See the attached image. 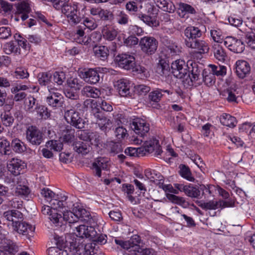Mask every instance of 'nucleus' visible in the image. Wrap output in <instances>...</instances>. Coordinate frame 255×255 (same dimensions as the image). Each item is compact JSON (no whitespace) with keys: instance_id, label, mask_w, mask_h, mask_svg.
Returning a JSON list of instances; mask_svg holds the SVG:
<instances>
[{"instance_id":"obj_10","label":"nucleus","mask_w":255,"mask_h":255,"mask_svg":"<svg viewBox=\"0 0 255 255\" xmlns=\"http://www.w3.org/2000/svg\"><path fill=\"white\" fill-rule=\"evenodd\" d=\"M143 155L146 153H154V155L158 156L162 152L161 147L159 141L156 138H151L144 142L142 146Z\"/></svg>"},{"instance_id":"obj_60","label":"nucleus","mask_w":255,"mask_h":255,"mask_svg":"<svg viewBox=\"0 0 255 255\" xmlns=\"http://www.w3.org/2000/svg\"><path fill=\"white\" fill-rule=\"evenodd\" d=\"M11 35V28L8 26L0 27V38L6 39Z\"/></svg>"},{"instance_id":"obj_7","label":"nucleus","mask_w":255,"mask_h":255,"mask_svg":"<svg viewBox=\"0 0 255 255\" xmlns=\"http://www.w3.org/2000/svg\"><path fill=\"white\" fill-rule=\"evenodd\" d=\"M64 118L67 122L79 129L84 127L85 122L79 112L74 108L67 110L64 113Z\"/></svg>"},{"instance_id":"obj_3","label":"nucleus","mask_w":255,"mask_h":255,"mask_svg":"<svg viewBox=\"0 0 255 255\" xmlns=\"http://www.w3.org/2000/svg\"><path fill=\"white\" fill-rule=\"evenodd\" d=\"M41 194L54 210L68 207L66 202L68 197L64 195L60 194L56 195L53 191L48 188L42 189Z\"/></svg>"},{"instance_id":"obj_5","label":"nucleus","mask_w":255,"mask_h":255,"mask_svg":"<svg viewBox=\"0 0 255 255\" xmlns=\"http://www.w3.org/2000/svg\"><path fill=\"white\" fill-rule=\"evenodd\" d=\"M85 103L87 106L90 105L92 113L97 119V123L100 128L105 132L110 130L113 127V123L103 115L96 102L93 100H87Z\"/></svg>"},{"instance_id":"obj_6","label":"nucleus","mask_w":255,"mask_h":255,"mask_svg":"<svg viewBox=\"0 0 255 255\" xmlns=\"http://www.w3.org/2000/svg\"><path fill=\"white\" fill-rule=\"evenodd\" d=\"M67 205L68 207L66 206L62 210L63 214L62 220H64L69 224L75 223L77 222L79 220H82L84 217L88 216V213L86 210L82 207L79 206H75L73 210V212H71L68 210L70 205L67 202Z\"/></svg>"},{"instance_id":"obj_28","label":"nucleus","mask_w":255,"mask_h":255,"mask_svg":"<svg viewBox=\"0 0 255 255\" xmlns=\"http://www.w3.org/2000/svg\"><path fill=\"white\" fill-rule=\"evenodd\" d=\"M17 12L21 14L20 17L24 21L26 20L28 16V13L30 11V8L29 3L25 1L21 2L17 6Z\"/></svg>"},{"instance_id":"obj_45","label":"nucleus","mask_w":255,"mask_h":255,"mask_svg":"<svg viewBox=\"0 0 255 255\" xmlns=\"http://www.w3.org/2000/svg\"><path fill=\"white\" fill-rule=\"evenodd\" d=\"M138 17L151 27H156L158 25V22L157 21L148 15L139 13L138 14Z\"/></svg>"},{"instance_id":"obj_44","label":"nucleus","mask_w":255,"mask_h":255,"mask_svg":"<svg viewBox=\"0 0 255 255\" xmlns=\"http://www.w3.org/2000/svg\"><path fill=\"white\" fill-rule=\"evenodd\" d=\"M11 146L13 150L17 153H22L26 150L24 143L17 138L14 139L12 141Z\"/></svg>"},{"instance_id":"obj_35","label":"nucleus","mask_w":255,"mask_h":255,"mask_svg":"<svg viewBox=\"0 0 255 255\" xmlns=\"http://www.w3.org/2000/svg\"><path fill=\"white\" fill-rule=\"evenodd\" d=\"M130 255H154V252L152 249H141L139 246H135L130 250Z\"/></svg>"},{"instance_id":"obj_42","label":"nucleus","mask_w":255,"mask_h":255,"mask_svg":"<svg viewBox=\"0 0 255 255\" xmlns=\"http://www.w3.org/2000/svg\"><path fill=\"white\" fill-rule=\"evenodd\" d=\"M3 49L6 54H10L12 53H20V49L16 45H14L12 41L6 43L3 45Z\"/></svg>"},{"instance_id":"obj_31","label":"nucleus","mask_w":255,"mask_h":255,"mask_svg":"<svg viewBox=\"0 0 255 255\" xmlns=\"http://www.w3.org/2000/svg\"><path fill=\"white\" fill-rule=\"evenodd\" d=\"M221 123L225 126L230 128H233L236 126V119L231 115L227 114H222L220 118Z\"/></svg>"},{"instance_id":"obj_4","label":"nucleus","mask_w":255,"mask_h":255,"mask_svg":"<svg viewBox=\"0 0 255 255\" xmlns=\"http://www.w3.org/2000/svg\"><path fill=\"white\" fill-rule=\"evenodd\" d=\"M80 4L76 2L64 3L61 7V12L71 25H76L81 20L79 15Z\"/></svg>"},{"instance_id":"obj_25","label":"nucleus","mask_w":255,"mask_h":255,"mask_svg":"<svg viewBox=\"0 0 255 255\" xmlns=\"http://www.w3.org/2000/svg\"><path fill=\"white\" fill-rule=\"evenodd\" d=\"M212 51L215 58L219 61L224 62L227 58V54L223 47L219 43H214Z\"/></svg>"},{"instance_id":"obj_41","label":"nucleus","mask_w":255,"mask_h":255,"mask_svg":"<svg viewBox=\"0 0 255 255\" xmlns=\"http://www.w3.org/2000/svg\"><path fill=\"white\" fill-rule=\"evenodd\" d=\"M199 206L203 209L216 210L220 207L219 201L211 200L207 202H200Z\"/></svg>"},{"instance_id":"obj_49","label":"nucleus","mask_w":255,"mask_h":255,"mask_svg":"<svg viewBox=\"0 0 255 255\" xmlns=\"http://www.w3.org/2000/svg\"><path fill=\"white\" fill-rule=\"evenodd\" d=\"M125 153L130 156H143L142 148L129 147L125 149Z\"/></svg>"},{"instance_id":"obj_13","label":"nucleus","mask_w":255,"mask_h":255,"mask_svg":"<svg viewBox=\"0 0 255 255\" xmlns=\"http://www.w3.org/2000/svg\"><path fill=\"white\" fill-rule=\"evenodd\" d=\"M130 128L134 132L144 136L149 130V125L144 120L139 118L134 119L130 124Z\"/></svg>"},{"instance_id":"obj_16","label":"nucleus","mask_w":255,"mask_h":255,"mask_svg":"<svg viewBox=\"0 0 255 255\" xmlns=\"http://www.w3.org/2000/svg\"><path fill=\"white\" fill-rule=\"evenodd\" d=\"M26 134L27 140L32 144L39 145L42 141V133L35 127H29Z\"/></svg>"},{"instance_id":"obj_39","label":"nucleus","mask_w":255,"mask_h":255,"mask_svg":"<svg viewBox=\"0 0 255 255\" xmlns=\"http://www.w3.org/2000/svg\"><path fill=\"white\" fill-rule=\"evenodd\" d=\"M184 190L185 194L191 198H197L200 195V191L197 188L191 186V185H187Z\"/></svg>"},{"instance_id":"obj_14","label":"nucleus","mask_w":255,"mask_h":255,"mask_svg":"<svg viewBox=\"0 0 255 255\" xmlns=\"http://www.w3.org/2000/svg\"><path fill=\"white\" fill-rule=\"evenodd\" d=\"M116 61L120 67L128 70L133 68L135 65L134 57L126 53L117 56Z\"/></svg>"},{"instance_id":"obj_54","label":"nucleus","mask_w":255,"mask_h":255,"mask_svg":"<svg viewBox=\"0 0 255 255\" xmlns=\"http://www.w3.org/2000/svg\"><path fill=\"white\" fill-rule=\"evenodd\" d=\"M30 193L29 188L22 185H18L15 190V194L21 197H26Z\"/></svg>"},{"instance_id":"obj_38","label":"nucleus","mask_w":255,"mask_h":255,"mask_svg":"<svg viewBox=\"0 0 255 255\" xmlns=\"http://www.w3.org/2000/svg\"><path fill=\"white\" fill-rule=\"evenodd\" d=\"M162 91V89L158 88L153 90L148 95L149 100L154 103L159 102L163 96Z\"/></svg>"},{"instance_id":"obj_34","label":"nucleus","mask_w":255,"mask_h":255,"mask_svg":"<svg viewBox=\"0 0 255 255\" xmlns=\"http://www.w3.org/2000/svg\"><path fill=\"white\" fill-rule=\"evenodd\" d=\"M153 181L155 184L158 185L159 187L162 189L165 192H168L175 194L179 193L178 190L174 189L171 184H164L162 176L158 180H155Z\"/></svg>"},{"instance_id":"obj_43","label":"nucleus","mask_w":255,"mask_h":255,"mask_svg":"<svg viewBox=\"0 0 255 255\" xmlns=\"http://www.w3.org/2000/svg\"><path fill=\"white\" fill-rule=\"evenodd\" d=\"M74 40L78 43L85 44L87 43L88 38L85 36V32L82 29H78L74 35Z\"/></svg>"},{"instance_id":"obj_24","label":"nucleus","mask_w":255,"mask_h":255,"mask_svg":"<svg viewBox=\"0 0 255 255\" xmlns=\"http://www.w3.org/2000/svg\"><path fill=\"white\" fill-rule=\"evenodd\" d=\"M222 95L229 102L233 103H237L240 96L235 87L227 88L223 91Z\"/></svg>"},{"instance_id":"obj_22","label":"nucleus","mask_w":255,"mask_h":255,"mask_svg":"<svg viewBox=\"0 0 255 255\" xmlns=\"http://www.w3.org/2000/svg\"><path fill=\"white\" fill-rule=\"evenodd\" d=\"M251 70L249 64L244 60H238L236 63V72L241 78H244Z\"/></svg>"},{"instance_id":"obj_21","label":"nucleus","mask_w":255,"mask_h":255,"mask_svg":"<svg viewBox=\"0 0 255 255\" xmlns=\"http://www.w3.org/2000/svg\"><path fill=\"white\" fill-rule=\"evenodd\" d=\"M118 33V29L113 24H107L103 26L102 34L103 38L109 41L116 38Z\"/></svg>"},{"instance_id":"obj_51","label":"nucleus","mask_w":255,"mask_h":255,"mask_svg":"<svg viewBox=\"0 0 255 255\" xmlns=\"http://www.w3.org/2000/svg\"><path fill=\"white\" fill-rule=\"evenodd\" d=\"M180 175L187 180L193 182L194 181V178L192 176L191 173L188 167L185 165H182L180 170Z\"/></svg>"},{"instance_id":"obj_2","label":"nucleus","mask_w":255,"mask_h":255,"mask_svg":"<svg viewBox=\"0 0 255 255\" xmlns=\"http://www.w3.org/2000/svg\"><path fill=\"white\" fill-rule=\"evenodd\" d=\"M80 138L73 143L74 149L79 154L85 155L89 152L91 149L89 142L92 144L97 145L99 141V136L96 132H87L81 131L79 134Z\"/></svg>"},{"instance_id":"obj_29","label":"nucleus","mask_w":255,"mask_h":255,"mask_svg":"<svg viewBox=\"0 0 255 255\" xmlns=\"http://www.w3.org/2000/svg\"><path fill=\"white\" fill-rule=\"evenodd\" d=\"M52 76L49 73L43 72L40 73L38 75V81L42 86H47V89H48V86L52 87V84L53 82L52 81Z\"/></svg>"},{"instance_id":"obj_40","label":"nucleus","mask_w":255,"mask_h":255,"mask_svg":"<svg viewBox=\"0 0 255 255\" xmlns=\"http://www.w3.org/2000/svg\"><path fill=\"white\" fill-rule=\"evenodd\" d=\"M35 110H36L38 117L41 119L46 120L50 116V113L48 112L47 108L44 106L37 104Z\"/></svg>"},{"instance_id":"obj_32","label":"nucleus","mask_w":255,"mask_h":255,"mask_svg":"<svg viewBox=\"0 0 255 255\" xmlns=\"http://www.w3.org/2000/svg\"><path fill=\"white\" fill-rule=\"evenodd\" d=\"M95 55L102 60H105L109 55V50L105 46H95L93 48Z\"/></svg>"},{"instance_id":"obj_47","label":"nucleus","mask_w":255,"mask_h":255,"mask_svg":"<svg viewBox=\"0 0 255 255\" xmlns=\"http://www.w3.org/2000/svg\"><path fill=\"white\" fill-rule=\"evenodd\" d=\"M74 130L68 129L63 130L61 136L59 137V139L65 142H71L74 137Z\"/></svg>"},{"instance_id":"obj_58","label":"nucleus","mask_w":255,"mask_h":255,"mask_svg":"<svg viewBox=\"0 0 255 255\" xmlns=\"http://www.w3.org/2000/svg\"><path fill=\"white\" fill-rule=\"evenodd\" d=\"M203 78L204 82L208 86L212 85L215 83V76L210 71L209 73H207V72H204L203 73Z\"/></svg>"},{"instance_id":"obj_27","label":"nucleus","mask_w":255,"mask_h":255,"mask_svg":"<svg viewBox=\"0 0 255 255\" xmlns=\"http://www.w3.org/2000/svg\"><path fill=\"white\" fill-rule=\"evenodd\" d=\"M156 5L163 11L169 13L173 12L175 7L170 0H154Z\"/></svg>"},{"instance_id":"obj_55","label":"nucleus","mask_w":255,"mask_h":255,"mask_svg":"<svg viewBox=\"0 0 255 255\" xmlns=\"http://www.w3.org/2000/svg\"><path fill=\"white\" fill-rule=\"evenodd\" d=\"M14 38L17 42L19 46L25 50H29L30 49V45L27 42L26 39L23 38L20 34L17 33L15 34L14 35Z\"/></svg>"},{"instance_id":"obj_17","label":"nucleus","mask_w":255,"mask_h":255,"mask_svg":"<svg viewBox=\"0 0 255 255\" xmlns=\"http://www.w3.org/2000/svg\"><path fill=\"white\" fill-rule=\"evenodd\" d=\"M74 233L79 238H92L95 236L96 232L93 227L81 225L75 227Z\"/></svg>"},{"instance_id":"obj_15","label":"nucleus","mask_w":255,"mask_h":255,"mask_svg":"<svg viewBox=\"0 0 255 255\" xmlns=\"http://www.w3.org/2000/svg\"><path fill=\"white\" fill-rule=\"evenodd\" d=\"M48 91L49 95L46 98V102L48 105L53 108L61 107L63 99L62 95L57 92L56 88L50 86H48Z\"/></svg>"},{"instance_id":"obj_11","label":"nucleus","mask_w":255,"mask_h":255,"mask_svg":"<svg viewBox=\"0 0 255 255\" xmlns=\"http://www.w3.org/2000/svg\"><path fill=\"white\" fill-rule=\"evenodd\" d=\"M224 45L231 51L241 53L245 49V45L240 39L233 36H227L224 41Z\"/></svg>"},{"instance_id":"obj_57","label":"nucleus","mask_w":255,"mask_h":255,"mask_svg":"<svg viewBox=\"0 0 255 255\" xmlns=\"http://www.w3.org/2000/svg\"><path fill=\"white\" fill-rule=\"evenodd\" d=\"M201 77L200 71L197 69H193L190 73H189L187 78L190 80L191 84L193 85L195 83L200 80Z\"/></svg>"},{"instance_id":"obj_56","label":"nucleus","mask_w":255,"mask_h":255,"mask_svg":"<svg viewBox=\"0 0 255 255\" xmlns=\"http://www.w3.org/2000/svg\"><path fill=\"white\" fill-rule=\"evenodd\" d=\"M246 42L251 48L255 49V32L252 30L247 32Z\"/></svg>"},{"instance_id":"obj_61","label":"nucleus","mask_w":255,"mask_h":255,"mask_svg":"<svg viewBox=\"0 0 255 255\" xmlns=\"http://www.w3.org/2000/svg\"><path fill=\"white\" fill-rule=\"evenodd\" d=\"M217 187L213 185H201L200 186V190L203 192V194L207 193L212 195L215 191L216 190Z\"/></svg>"},{"instance_id":"obj_59","label":"nucleus","mask_w":255,"mask_h":255,"mask_svg":"<svg viewBox=\"0 0 255 255\" xmlns=\"http://www.w3.org/2000/svg\"><path fill=\"white\" fill-rule=\"evenodd\" d=\"M1 119L3 124L7 127L10 126L14 120L13 117L6 112L1 114Z\"/></svg>"},{"instance_id":"obj_63","label":"nucleus","mask_w":255,"mask_h":255,"mask_svg":"<svg viewBox=\"0 0 255 255\" xmlns=\"http://www.w3.org/2000/svg\"><path fill=\"white\" fill-rule=\"evenodd\" d=\"M29 76L27 70L22 68H18L14 72V76L16 78H26Z\"/></svg>"},{"instance_id":"obj_18","label":"nucleus","mask_w":255,"mask_h":255,"mask_svg":"<svg viewBox=\"0 0 255 255\" xmlns=\"http://www.w3.org/2000/svg\"><path fill=\"white\" fill-rule=\"evenodd\" d=\"M115 86L121 96H131L132 83L129 81L124 79H120L116 82Z\"/></svg>"},{"instance_id":"obj_36","label":"nucleus","mask_w":255,"mask_h":255,"mask_svg":"<svg viewBox=\"0 0 255 255\" xmlns=\"http://www.w3.org/2000/svg\"><path fill=\"white\" fill-rule=\"evenodd\" d=\"M36 100L33 97L28 96L24 100V108L26 112L33 113L35 111Z\"/></svg>"},{"instance_id":"obj_53","label":"nucleus","mask_w":255,"mask_h":255,"mask_svg":"<svg viewBox=\"0 0 255 255\" xmlns=\"http://www.w3.org/2000/svg\"><path fill=\"white\" fill-rule=\"evenodd\" d=\"M10 143L5 138H0V152L3 154H9Z\"/></svg>"},{"instance_id":"obj_64","label":"nucleus","mask_w":255,"mask_h":255,"mask_svg":"<svg viewBox=\"0 0 255 255\" xmlns=\"http://www.w3.org/2000/svg\"><path fill=\"white\" fill-rule=\"evenodd\" d=\"M83 24L86 27L91 30L95 29L97 26L95 21L92 18H85L83 20Z\"/></svg>"},{"instance_id":"obj_12","label":"nucleus","mask_w":255,"mask_h":255,"mask_svg":"<svg viewBox=\"0 0 255 255\" xmlns=\"http://www.w3.org/2000/svg\"><path fill=\"white\" fill-rule=\"evenodd\" d=\"M185 44L187 47L194 49L200 54L208 53L210 49L209 42L204 40L197 39L193 41L186 40Z\"/></svg>"},{"instance_id":"obj_48","label":"nucleus","mask_w":255,"mask_h":255,"mask_svg":"<svg viewBox=\"0 0 255 255\" xmlns=\"http://www.w3.org/2000/svg\"><path fill=\"white\" fill-rule=\"evenodd\" d=\"M53 209V211L50 214H49V219L50 221L56 225H59V223H62V217L61 214H58L56 212V210H58L62 212V210L63 209Z\"/></svg>"},{"instance_id":"obj_19","label":"nucleus","mask_w":255,"mask_h":255,"mask_svg":"<svg viewBox=\"0 0 255 255\" xmlns=\"http://www.w3.org/2000/svg\"><path fill=\"white\" fill-rule=\"evenodd\" d=\"M80 76L86 82L95 84L100 80V76L97 69H89L80 72Z\"/></svg>"},{"instance_id":"obj_1","label":"nucleus","mask_w":255,"mask_h":255,"mask_svg":"<svg viewBox=\"0 0 255 255\" xmlns=\"http://www.w3.org/2000/svg\"><path fill=\"white\" fill-rule=\"evenodd\" d=\"M3 217L8 221L11 222L12 229L19 234L26 235L32 233L34 227L22 221L23 214L19 211L11 210L5 211L3 214Z\"/></svg>"},{"instance_id":"obj_23","label":"nucleus","mask_w":255,"mask_h":255,"mask_svg":"<svg viewBox=\"0 0 255 255\" xmlns=\"http://www.w3.org/2000/svg\"><path fill=\"white\" fill-rule=\"evenodd\" d=\"M93 168L96 171V175L101 176V170H107L109 168V160L103 157L97 158L93 163Z\"/></svg>"},{"instance_id":"obj_30","label":"nucleus","mask_w":255,"mask_h":255,"mask_svg":"<svg viewBox=\"0 0 255 255\" xmlns=\"http://www.w3.org/2000/svg\"><path fill=\"white\" fill-rule=\"evenodd\" d=\"M81 93L84 96L93 98H98L101 95L100 90L95 87L90 86L84 87L82 90Z\"/></svg>"},{"instance_id":"obj_52","label":"nucleus","mask_w":255,"mask_h":255,"mask_svg":"<svg viewBox=\"0 0 255 255\" xmlns=\"http://www.w3.org/2000/svg\"><path fill=\"white\" fill-rule=\"evenodd\" d=\"M166 197L171 202L180 206H183L185 203V200L183 197L177 196L172 194H166Z\"/></svg>"},{"instance_id":"obj_20","label":"nucleus","mask_w":255,"mask_h":255,"mask_svg":"<svg viewBox=\"0 0 255 255\" xmlns=\"http://www.w3.org/2000/svg\"><path fill=\"white\" fill-rule=\"evenodd\" d=\"M26 164L18 158H12L7 163V168L12 174L17 175L26 167Z\"/></svg>"},{"instance_id":"obj_37","label":"nucleus","mask_w":255,"mask_h":255,"mask_svg":"<svg viewBox=\"0 0 255 255\" xmlns=\"http://www.w3.org/2000/svg\"><path fill=\"white\" fill-rule=\"evenodd\" d=\"M209 67L210 68V71L214 74V76H223L226 74V67L223 65L216 66L210 64Z\"/></svg>"},{"instance_id":"obj_8","label":"nucleus","mask_w":255,"mask_h":255,"mask_svg":"<svg viewBox=\"0 0 255 255\" xmlns=\"http://www.w3.org/2000/svg\"><path fill=\"white\" fill-rule=\"evenodd\" d=\"M139 45L141 51L145 54L150 55L156 51L158 42L153 37L144 36L139 41Z\"/></svg>"},{"instance_id":"obj_62","label":"nucleus","mask_w":255,"mask_h":255,"mask_svg":"<svg viewBox=\"0 0 255 255\" xmlns=\"http://www.w3.org/2000/svg\"><path fill=\"white\" fill-rule=\"evenodd\" d=\"M117 20L120 24H126L128 21V16L123 11H120L117 15Z\"/></svg>"},{"instance_id":"obj_9","label":"nucleus","mask_w":255,"mask_h":255,"mask_svg":"<svg viewBox=\"0 0 255 255\" xmlns=\"http://www.w3.org/2000/svg\"><path fill=\"white\" fill-rule=\"evenodd\" d=\"M172 72L173 75L179 79L184 78L188 73V65L184 60H176L171 64Z\"/></svg>"},{"instance_id":"obj_26","label":"nucleus","mask_w":255,"mask_h":255,"mask_svg":"<svg viewBox=\"0 0 255 255\" xmlns=\"http://www.w3.org/2000/svg\"><path fill=\"white\" fill-rule=\"evenodd\" d=\"M177 13L178 15L182 18L187 17L188 14H195L196 13L195 9L191 5L183 2H180L178 4Z\"/></svg>"},{"instance_id":"obj_33","label":"nucleus","mask_w":255,"mask_h":255,"mask_svg":"<svg viewBox=\"0 0 255 255\" xmlns=\"http://www.w3.org/2000/svg\"><path fill=\"white\" fill-rule=\"evenodd\" d=\"M185 36L189 39L200 37L202 35L201 30L194 26H189L184 30Z\"/></svg>"},{"instance_id":"obj_50","label":"nucleus","mask_w":255,"mask_h":255,"mask_svg":"<svg viewBox=\"0 0 255 255\" xmlns=\"http://www.w3.org/2000/svg\"><path fill=\"white\" fill-rule=\"evenodd\" d=\"M53 80L57 85H62L64 82L66 77L63 72H55L52 75Z\"/></svg>"},{"instance_id":"obj_46","label":"nucleus","mask_w":255,"mask_h":255,"mask_svg":"<svg viewBox=\"0 0 255 255\" xmlns=\"http://www.w3.org/2000/svg\"><path fill=\"white\" fill-rule=\"evenodd\" d=\"M46 146L51 150L60 151L63 148V143L60 140H50L46 142Z\"/></svg>"}]
</instances>
